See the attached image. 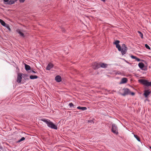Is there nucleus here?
<instances>
[{
	"instance_id": "f257e3e1",
	"label": "nucleus",
	"mask_w": 151,
	"mask_h": 151,
	"mask_svg": "<svg viewBox=\"0 0 151 151\" xmlns=\"http://www.w3.org/2000/svg\"><path fill=\"white\" fill-rule=\"evenodd\" d=\"M120 41L119 40H116L114 42V44L116 45V47L118 49V50L121 51L122 54L123 55L125 54L127 50V48L126 47V45L125 44H123L122 45V47L119 44Z\"/></svg>"
},
{
	"instance_id": "f03ea898",
	"label": "nucleus",
	"mask_w": 151,
	"mask_h": 151,
	"mask_svg": "<svg viewBox=\"0 0 151 151\" xmlns=\"http://www.w3.org/2000/svg\"><path fill=\"white\" fill-rule=\"evenodd\" d=\"M41 120L45 122L47 124L48 127L51 129L56 130L58 129L57 126L54 124L52 122L50 121L49 120L44 119H42Z\"/></svg>"
},
{
	"instance_id": "7ed1b4c3",
	"label": "nucleus",
	"mask_w": 151,
	"mask_h": 151,
	"mask_svg": "<svg viewBox=\"0 0 151 151\" xmlns=\"http://www.w3.org/2000/svg\"><path fill=\"white\" fill-rule=\"evenodd\" d=\"M140 83L147 86H151V82H149L146 80H139Z\"/></svg>"
},
{
	"instance_id": "20e7f679",
	"label": "nucleus",
	"mask_w": 151,
	"mask_h": 151,
	"mask_svg": "<svg viewBox=\"0 0 151 151\" xmlns=\"http://www.w3.org/2000/svg\"><path fill=\"white\" fill-rule=\"evenodd\" d=\"M111 131L114 134H118V128L115 124H113L112 125Z\"/></svg>"
},
{
	"instance_id": "39448f33",
	"label": "nucleus",
	"mask_w": 151,
	"mask_h": 151,
	"mask_svg": "<svg viewBox=\"0 0 151 151\" xmlns=\"http://www.w3.org/2000/svg\"><path fill=\"white\" fill-rule=\"evenodd\" d=\"M123 90L124 91V93H120V94L121 95L124 96L126 95L129 94L130 91L129 89L127 88H124L123 89Z\"/></svg>"
},
{
	"instance_id": "423d86ee",
	"label": "nucleus",
	"mask_w": 151,
	"mask_h": 151,
	"mask_svg": "<svg viewBox=\"0 0 151 151\" xmlns=\"http://www.w3.org/2000/svg\"><path fill=\"white\" fill-rule=\"evenodd\" d=\"M4 2L5 4L11 5L15 3L14 0H4Z\"/></svg>"
},
{
	"instance_id": "0eeeda50",
	"label": "nucleus",
	"mask_w": 151,
	"mask_h": 151,
	"mask_svg": "<svg viewBox=\"0 0 151 151\" xmlns=\"http://www.w3.org/2000/svg\"><path fill=\"white\" fill-rule=\"evenodd\" d=\"M138 66L141 69L144 70H146V68L145 67V66L143 63L142 62L139 63L138 64Z\"/></svg>"
},
{
	"instance_id": "6e6552de",
	"label": "nucleus",
	"mask_w": 151,
	"mask_h": 151,
	"mask_svg": "<svg viewBox=\"0 0 151 151\" xmlns=\"http://www.w3.org/2000/svg\"><path fill=\"white\" fill-rule=\"evenodd\" d=\"M100 63H95L93 65V68L94 69H96L100 68Z\"/></svg>"
},
{
	"instance_id": "1a4fd4ad",
	"label": "nucleus",
	"mask_w": 151,
	"mask_h": 151,
	"mask_svg": "<svg viewBox=\"0 0 151 151\" xmlns=\"http://www.w3.org/2000/svg\"><path fill=\"white\" fill-rule=\"evenodd\" d=\"M22 76L21 73L18 74L17 79V82L18 83H21Z\"/></svg>"
},
{
	"instance_id": "9d476101",
	"label": "nucleus",
	"mask_w": 151,
	"mask_h": 151,
	"mask_svg": "<svg viewBox=\"0 0 151 151\" xmlns=\"http://www.w3.org/2000/svg\"><path fill=\"white\" fill-rule=\"evenodd\" d=\"M53 65L52 63H50L47 65L46 67V69L48 70H50L53 67Z\"/></svg>"
},
{
	"instance_id": "9b49d317",
	"label": "nucleus",
	"mask_w": 151,
	"mask_h": 151,
	"mask_svg": "<svg viewBox=\"0 0 151 151\" xmlns=\"http://www.w3.org/2000/svg\"><path fill=\"white\" fill-rule=\"evenodd\" d=\"M151 92V91H149L148 90H145L144 93V95L145 97L146 98L147 97Z\"/></svg>"
},
{
	"instance_id": "f8f14e48",
	"label": "nucleus",
	"mask_w": 151,
	"mask_h": 151,
	"mask_svg": "<svg viewBox=\"0 0 151 151\" xmlns=\"http://www.w3.org/2000/svg\"><path fill=\"white\" fill-rule=\"evenodd\" d=\"M55 79L58 82H60L61 81V78L60 76H57L55 77Z\"/></svg>"
},
{
	"instance_id": "ddd939ff",
	"label": "nucleus",
	"mask_w": 151,
	"mask_h": 151,
	"mask_svg": "<svg viewBox=\"0 0 151 151\" xmlns=\"http://www.w3.org/2000/svg\"><path fill=\"white\" fill-rule=\"evenodd\" d=\"M100 67L102 68H106L107 66V65L104 63H100Z\"/></svg>"
},
{
	"instance_id": "4468645a",
	"label": "nucleus",
	"mask_w": 151,
	"mask_h": 151,
	"mask_svg": "<svg viewBox=\"0 0 151 151\" xmlns=\"http://www.w3.org/2000/svg\"><path fill=\"white\" fill-rule=\"evenodd\" d=\"M127 79L126 78H123L122 79L121 83H127Z\"/></svg>"
},
{
	"instance_id": "2eb2a0df",
	"label": "nucleus",
	"mask_w": 151,
	"mask_h": 151,
	"mask_svg": "<svg viewBox=\"0 0 151 151\" xmlns=\"http://www.w3.org/2000/svg\"><path fill=\"white\" fill-rule=\"evenodd\" d=\"M25 69L27 71L30 70L31 69V67L29 65L26 64H25Z\"/></svg>"
},
{
	"instance_id": "dca6fc26",
	"label": "nucleus",
	"mask_w": 151,
	"mask_h": 151,
	"mask_svg": "<svg viewBox=\"0 0 151 151\" xmlns=\"http://www.w3.org/2000/svg\"><path fill=\"white\" fill-rule=\"evenodd\" d=\"M77 109H81L82 111H85L87 109V108L85 107H80V106H78Z\"/></svg>"
},
{
	"instance_id": "f3484780",
	"label": "nucleus",
	"mask_w": 151,
	"mask_h": 151,
	"mask_svg": "<svg viewBox=\"0 0 151 151\" xmlns=\"http://www.w3.org/2000/svg\"><path fill=\"white\" fill-rule=\"evenodd\" d=\"M17 32L19 34L20 36L23 37H24V33L22 32L19 30L18 29L17 30Z\"/></svg>"
},
{
	"instance_id": "a211bd4d",
	"label": "nucleus",
	"mask_w": 151,
	"mask_h": 151,
	"mask_svg": "<svg viewBox=\"0 0 151 151\" xmlns=\"http://www.w3.org/2000/svg\"><path fill=\"white\" fill-rule=\"evenodd\" d=\"M38 77L36 75H31L29 76L30 78L31 79H37Z\"/></svg>"
},
{
	"instance_id": "6ab92c4d",
	"label": "nucleus",
	"mask_w": 151,
	"mask_h": 151,
	"mask_svg": "<svg viewBox=\"0 0 151 151\" xmlns=\"http://www.w3.org/2000/svg\"><path fill=\"white\" fill-rule=\"evenodd\" d=\"M0 23L2 25L5 26L6 24L5 22L2 19H0Z\"/></svg>"
},
{
	"instance_id": "aec40b11",
	"label": "nucleus",
	"mask_w": 151,
	"mask_h": 151,
	"mask_svg": "<svg viewBox=\"0 0 151 151\" xmlns=\"http://www.w3.org/2000/svg\"><path fill=\"white\" fill-rule=\"evenodd\" d=\"M134 136L137 139V140L138 141H139V142L140 141V139L138 137V136L137 135L134 134Z\"/></svg>"
},
{
	"instance_id": "412c9836",
	"label": "nucleus",
	"mask_w": 151,
	"mask_h": 151,
	"mask_svg": "<svg viewBox=\"0 0 151 151\" xmlns=\"http://www.w3.org/2000/svg\"><path fill=\"white\" fill-rule=\"evenodd\" d=\"M138 32L139 33V36L141 37L142 39H143V35L142 33L140 31H138Z\"/></svg>"
},
{
	"instance_id": "4be33fe9",
	"label": "nucleus",
	"mask_w": 151,
	"mask_h": 151,
	"mask_svg": "<svg viewBox=\"0 0 151 151\" xmlns=\"http://www.w3.org/2000/svg\"><path fill=\"white\" fill-rule=\"evenodd\" d=\"M25 139V138L24 137H22L20 140L18 141L17 142H20L24 140Z\"/></svg>"
},
{
	"instance_id": "5701e85b",
	"label": "nucleus",
	"mask_w": 151,
	"mask_h": 151,
	"mask_svg": "<svg viewBox=\"0 0 151 151\" xmlns=\"http://www.w3.org/2000/svg\"><path fill=\"white\" fill-rule=\"evenodd\" d=\"M145 47H146V48L149 50H150V47L147 44H145Z\"/></svg>"
},
{
	"instance_id": "b1692460",
	"label": "nucleus",
	"mask_w": 151,
	"mask_h": 151,
	"mask_svg": "<svg viewBox=\"0 0 151 151\" xmlns=\"http://www.w3.org/2000/svg\"><path fill=\"white\" fill-rule=\"evenodd\" d=\"M69 105L70 106V107H72V106L73 107V108H75L73 104L72 103H70L69 104Z\"/></svg>"
},
{
	"instance_id": "393cba45",
	"label": "nucleus",
	"mask_w": 151,
	"mask_h": 151,
	"mask_svg": "<svg viewBox=\"0 0 151 151\" xmlns=\"http://www.w3.org/2000/svg\"><path fill=\"white\" fill-rule=\"evenodd\" d=\"M131 58H132V59H135V60L136 59V58H137V57H136V56H134V55H132L131 56Z\"/></svg>"
},
{
	"instance_id": "a878e982",
	"label": "nucleus",
	"mask_w": 151,
	"mask_h": 151,
	"mask_svg": "<svg viewBox=\"0 0 151 151\" xmlns=\"http://www.w3.org/2000/svg\"><path fill=\"white\" fill-rule=\"evenodd\" d=\"M135 93H134L133 92H131L130 91L129 93V94L131 95H134Z\"/></svg>"
},
{
	"instance_id": "bb28decb",
	"label": "nucleus",
	"mask_w": 151,
	"mask_h": 151,
	"mask_svg": "<svg viewBox=\"0 0 151 151\" xmlns=\"http://www.w3.org/2000/svg\"><path fill=\"white\" fill-rule=\"evenodd\" d=\"M5 26L7 28V29L9 30H11V29L9 27V26H8V25H7V26Z\"/></svg>"
},
{
	"instance_id": "cd10ccee",
	"label": "nucleus",
	"mask_w": 151,
	"mask_h": 151,
	"mask_svg": "<svg viewBox=\"0 0 151 151\" xmlns=\"http://www.w3.org/2000/svg\"><path fill=\"white\" fill-rule=\"evenodd\" d=\"M136 60L137 61H139V62L141 61V60L140 59H139L137 58H136Z\"/></svg>"
},
{
	"instance_id": "c85d7f7f",
	"label": "nucleus",
	"mask_w": 151,
	"mask_h": 151,
	"mask_svg": "<svg viewBox=\"0 0 151 151\" xmlns=\"http://www.w3.org/2000/svg\"><path fill=\"white\" fill-rule=\"evenodd\" d=\"M25 0H19V1L20 3H23Z\"/></svg>"
},
{
	"instance_id": "c756f323",
	"label": "nucleus",
	"mask_w": 151,
	"mask_h": 151,
	"mask_svg": "<svg viewBox=\"0 0 151 151\" xmlns=\"http://www.w3.org/2000/svg\"><path fill=\"white\" fill-rule=\"evenodd\" d=\"M88 122L89 123H92L93 122V121L92 120H88Z\"/></svg>"
},
{
	"instance_id": "7c9ffc66",
	"label": "nucleus",
	"mask_w": 151,
	"mask_h": 151,
	"mask_svg": "<svg viewBox=\"0 0 151 151\" xmlns=\"http://www.w3.org/2000/svg\"><path fill=\"white\" fill-rule=\"evenodd\" d=\"M61 30L63 32H65V29L63 28H61Z\"/></svg>"
},
{
	"instance_id": "2f4dec72",
	"label": "nucleus",
	"mask_w": 151,
	"mask_h": 151,
	"mask_svg": "<svg viewBox=\"0 0 151 151\" xmlns=\"http://www.w3.org/2000/svg\"><path fill=\"white\" fill-rule=\"evenodd\" d=\"M32 72H33V73H37V72H35V71H34V70H32Z\"/></svg>"
},
{
	"instance_id": "473e14b6",
	"label": "nucleus",
	"mask_w": 151,
	"mask_h": 151,
	"mask_svg": "<svg viewBox=\"0 0 151 151\" xmlns=\"http://www.w3.org/2000/svg\"><path fill=\"white\" fill-rule=\"evenodd\" d=\"M18 0H14V2L15 3V2H16Z\"/></svg>"
},
{
	"instance_id": "72a5a7b5",
	"label": "nucleus",
	"mask_w": 151,
	"mask_h": 151,
	"mask_svg": "<svg viewBox=\"0 0 151 151\" xmlns=\"http://www.w3.org/2000/svg\"><path fill=\"white\" fill-rule=\"evenodd\" d=\"M101 0L104 2H105V0Z\"/></svg>"
},
{
	"instance_id": "f704fd0d",
	"label": "nucleus",
	"mask_w": 151,
	"mask_h": 151,
	"mask_svg": "<svg viewBox=\"0 0 151 151\" xmlns=\"http://www.w3.org/2000/svg\"><path fill=\"white\" fill-rule=\"evenodd\" d=\"M150 148L151 149V147H150Z\"/></svg>"
}]
</instances>
